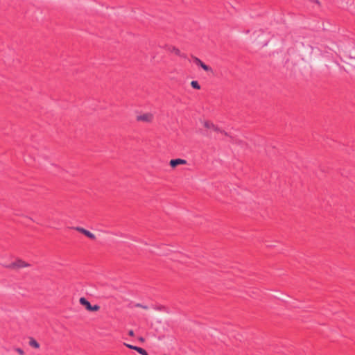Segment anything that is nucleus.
<instances>
[{"label":"nucleus","instance_id":"f257e3e1","mask_svg":"<svg viewBox=\"0 0 355 355\" xmlns=\"http://www.w3.org/2000/svg\"><path fill=\"white\" fill-rule=\"evenodd\" d=\"M79 302L89 311H97L100 309V306L98 304L92 306L90 302L84 297L80 298Z\"/></svg>","mask_w":355,"mask_h":355},{"label":"nucleus","instance_id":"f03ea898","mask_svg":"<svg viewBox=\"0 0 355 355\" xmlns=\"http://www.w3.org/2000/svg\"><path fill=\"white\" fill-rule=\"evenodd\" d=\"M194 63L202 67L205 71L213 73V69L211 67L205 64L200 59L196 56H192Z\"/></svg>","mask_w":355,"mask_h":355},{"label":"nucleus","instance_id":"7ed1b4c3","mask_svg":"<svg viewBox=\"0 0 355 355\" xmlns=\"http://www.w3.org/2000/svg\"><path fill=\"white\" fill-rule=\"evenodd\" d=\"M153 119V115L151 113H145L137 116V121H138L151 122Z\"/></svg>","mask_w":355,"mask_h":355},{"label":"nucleus","instance_id":"20e7f679","mask_svg":"<svg viewBox=\"0 0 355 355\" xmlns=\"http://www.w3.org/2000/svg\"><path fill=\"white\" fill-rule=\"evenodd\" d=\"M166 50L168 52L173 53L175 55H178V56H180L181 58H187V55L184 54V53H182L181 51H180V49L176 48L175 46H166Z\"/></svg>","mask_w":355,"mask_h":355},{"label":"nucleus","instance_id":"39448f33","mask_svg":"<svg viewBox=\"0 0 355 355\" xmlns=\"http://www.w3.org/2000/svg\"><path fill=\"white\" fill-rule=\"evenodd\" d=\"M74 229L92 240L96 239V236L93 233L84 229L83 227H76Z\"/></svg>","mask_w":355,"mask_h":355},{"label":"nucleus","instance_id":"423d86ee","mask_svg":"<svg viewBox=\"0 0 355 355\" xmlns=\"http://www.w3.org/2000/svg\"><path fill=\"white\" fill-rule=\"evenodd\" d=\"M187 164V160L180 159V158L173 159L170 161V166L172 168H175L180 164Z\"/></svg>","mask_w":355,"mask_h":355},{"label":"nucleus","instance_id":"0eeeda50","mask_svg":"<svg viewBox=\"0 0 355 355\" xmlns=\"http://www.w3.org/2000/svg\"><path fill=\"white\" fill-rule=\"evenodd\" d=\"M203 125L206 128L211 129L216 132H218V131H220V128H219L217 125H216L211 121H204Z\"/></svg>","mask_w":355,"mask_h":355},{"label":"nucleus","instance_id":"6e6552de","mask_svg":"<svg viewBox=\"0 0 355 355\" xmlns=\"http://www.w3.org/2000/svg\"><path fill=\"white\" fill-rule=\"evenodd\" d=\"M30 266V264L26 263L24 261L19 259L12 263L10 266L12 268H25Z\"/></svg>","mask_w":355,"mask_h":355},{"label":"nucleus","instance_id":"1a4fd4ad","mask_svg":"<svg viewBox=\"0 0 355 355\" xmlns=\"http://www.w3.org/2000/svg\"><path fill=\"white\" fill-rule=\"evenodd\" d=\"M29 345L35 349L40 348L39 343L32 337L29 338Z\"/></svg>","mask_w":355,"mask_h":355},{"label":"nucleus","instance_id":"9d476101","mask_svg":"<svg viewBox=\"0 0 355 355\" xmlns=\"http://www.w3.org/2000/svg\"><path fill=\"white\" fill-rule=\"evenodd\" d=\"M219 133L223 134V135L228 137L231 139V141L233 143H239L238 139H234L231 135H230L227 132L220 129V131H218Z\"/></svg>","mask_w":355,"mask_h":355},{"label":"nucleus","instance_id":"9b49d317","mask_svg":"<svg viewBox=\"0 0 355 355\" xmlns=\"http://www.w3.org/2000/svg\"><path fill=\"white\" fill-rule=\"evenodd\" d=\"M191 86L196 89H200V85L197 80H192L191 82Z\"/></svg>","mask_w":355,"mask_h":355},{"label":"nucleus","instance_id":"f8f14e48","mask_svg":"<svg viewBox=\"0 0 355 355\" xmlns=\"http://www.w3.org/2000/svg\"><path fill=\"white\" fill-rule=\"evenodd\" d=\"M136 351H137L138 353H139L140 354H141V355H148V354L147 353V352H146L144 349H143V348H141V347H138L136 349Z\"/></svg>","mask_w":355,"mask_h":355},{"label":"nucleus","instance_id":"ddd939ff","mask_svg":"<svg viewBox=\"0 0 355 355\" xmlns=\"http://www.w3.org/2000/svg\"><path fill=\"white\" fill-rule=\"evenodd\" d=\"M135 307H140V308H142L144 309H148V307L147 306L143 305V304H141L140 303L135 304Z\"/></svg>","mask_w":355,"mask_h":355},{"label":"nucleus","instance_id":"4468645a","mask_svg":"<svg viewBox=\"0 0 355 355\" xmlns=\"http://www.w3.org/2000/svg\"><path fill=\"white\" fill-rule=\"evenodd\" d=\"M124 345L129 349H134L136 351V349L138 347L137 346H134L130 344L124 343Z\"/></svg>","mask_w":355,"mask_h":355},{"label":"nucleus","instance_id":"2eb2a0df","mask_svg":"<svg viewBox=\"0 0 355 355\" xmlns=\"http://www.w3.org/2000/svg\"><path fill=\"white\" fill-rule=\"evenodd\" d=\"M15 351L17 352H18L20 355H24V350L22 349H21V348H19V347L15 348Z\"/></svg>","mask_w":355,"mask_h":355},{"label":"nucleus","instance_id":"dca6fc26","mask_svg":"<svg viewBox=\"0 0 355 355\" xmlns=\"http://www.w3.org/2000/svg\"><path fill=\"white\" fill-rule=\"evenodd\" d=\"M307 1H309L310 3H314L318 4V6H320V2L319 1V0H307Z\"/></svg>","mask_w":355,"mask_h":355},{"label":"nucleus","instance_id":"f3484780","mask_svg":"<svg viewBox=\"0 0 355 355\" xmlns=\"http://www.w3.org/2000/svg\"><path fill=\"white\" fill-rule=\"evenodd\" d=\"M128 335H129L130 336H131V337L134 336H135L134 331H133V330H132V329H131V330H130V331H128Z\"/></svg>","mask_w":355,"mask_h":355},{"label":"nucleus","instance_id":"a211bd4d","mask_svg":"<svg viewBox=\"0 0 355 355\" xmlns=\"http://www.w3.org/2000/svg\"><path fill=\"white\" fill-rule=\"evenodd\" d=\"M139 340L140 341H141V342L144 341V338H142V337H140V338H139Z\"/></svg>","mask_w":355,"mask_h":355}]
</instances>
